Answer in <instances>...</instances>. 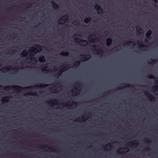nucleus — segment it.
Listing matches in <instances>:
<instances>
[{"label":"nucleus","mask_w":158,"mask_h":158,"mask_svg":"<svg viewBox=\"0 0 158 158\" xmlns=\"http://www.w3.org/2000/svg\"><path fill=\"white\" fill-rule=\"evenodd\" d=\"M33 86H31L28 87H23L18 85H12L11 86H6L4 87V90H9L11 88H12L15 90H16L18 91H20L22 89H31V88Z\"/></svg>","instance_id":"1"},{"label":"nucleus","mask_w":158,"mask_h":158,"mask_svg":"<svg viewBox=\"0 0 158 158\" xmlns=\"http://www.w3.org/2000/svg\"><path fill=\"white\" fill-rule=\"evenodd\" d=\"M81 56L82 57L81 61H77L75 62L73 66L76 68L78 67L80 64L81 62H84L87 61L89 60L91 57V56L89 54L81 55Z\"/></svg>","instance_id":"2"},{"label":"nucleus","mask_w":158,"mask_h":158,"mask_svg":"<svg viewBox=\"0 0 158 158\" xmlns=\"http://www.w3.org/2000/svg\"><path fill=\"white\" fill-rule=\"evenodd\" d=\"M63 67L61 70H59L58 72L55 75V76L57 77H58L62 74V73L64 71H66L67 70V68H70L69 65L66 64H64L63 65L61 66Z\"/></svg>","instance_id":"3"},{"label":"nucleus","mask_w":158,"mask_h":158,"mask_svg":"<svg viewBox=\"0 0 158 158\" xmlns=\"http://www.w3.org/2000/svg\"><path fill=\"white\" fill-rule=\"evenodd\" d=\"M34 46L35 47V48L34 47H32V50L31 51L32 52L36 53L39 52L42 50V46L39 45L35 44Z\"/></svg>","instance_id":"4"},{"label":"nucleus","mask_w":158,"mask_h":158,"mask_svg":"<svg viewBox=\"0 0 158 158\" xmlns=\"http://www.w3.org/2000/svg\"><path fill=\"white\" fill-rule=\"evenodd\" d=\"M69 18V15L68 14H65L62 16L59 20V24H63L68 20Z\"/></svg>","instance_id":"5"},{"label":"nucleus","mask_w":158,"mask_h":158,"mask_svg":"<svg viewBox=\"0 0 158 158\" xmlns=\"http://www.w3.org/2000/svg\"><path fill=\"white\" fill-rule=\"evenodd\" d=\"M144 94L148 98L150 101L154 102L155 101V97L151 94L149 92L146 91H144L143 92Z\"/></svg>","instance_id":"6"},{"label":"nucleus","mask_w":158,"mask_h":158,"mask_svg":"<svg viewBox=\"0 0 158 158\" xmlns=\"http://www.w3.org/2000/svg\"><path fill=\"white\" fill-rule=\"evenodd\" d=\"M129 151L127 148H120L117 150V152L118 154H124L127 152Z\"/></svg>","instance_id":"7"},{"label":"nucleus","mask_w":158,"mask_h":158,"mask_svg":"<svg viewBox=\"0 0 158 158\" xmlns=\"http://www.w3.org/2000/svg\"><path fill=\"white\" fill-rule=\"evenodd\" d=\"M94 8L97 10L98 13L99 14H101L103 13V10L102 8L99 6L98 4H96L95 5Z\"/></svg>","instance_id":"8"},{"label":"nucleus","mask_w":158,"mask_h":158,"mask_svg":"<svg viewBox=\"0 0 158 158\" xmlns=\"http://www.w3.org/2000/svg\"><path fill=\"white\" fill-rule=\"evenodd\" d=\"M137 44L139 48H145V50H146V49H148V46L146 45H143V43L141 41H138L137 42Z\"/></svg>","instance_id":"9"},{"label":"nucleus","mask_w":158,"mask_h":158,"mask_svg":"<svg viewBox=\"0 0 158 158\" xmlns=\"http://www.w3.org/2000/svg\"><path fill=\"white\" fill-rule=\"evenodd\" d=\"M73 103H74L75 105L77 104V103L76 102H74L72 100H70L68 102V103L66 104L65 106L67 108L70 107H71Z\"/></svg>","instance_id":"10"},{"label":"nucleus","mask_w":158,"mask_h":158,"mask_svg":"<svg viewBox=\"0 0 158 158\" xmlns=\"http://www.w3.org/2000/svg\"><path fill=\"white\" fill-rule=\"evenodd\" d=\"M79 43H81L80 44L82 46H85L88 44V43L87 41L85 40H81L79 42Z\"/></svg>","instance_id":"11"},{"label":"nucleus","mask_w":158,"mask_h":158,"mask_svg":"<svg viewBox=\"0 0 158 158\" xmlns=\"http://www.w3.org/2000/svg\"><path fill=\"white\" fill-rule=\"evenodd\" d=\"M106 44L108 46H109L112 43V40L110 38H108L106 40Z\"/></svg>","instance_id":"12"},{"label":"nucleus","mask_w":158,"mask_h":158,"mask_svg":"<svg viewBox=\"0 0 158 158\" xmlns=\"http://www.w3.org/2000/svg\"><path fill=\"white\" fill-rule=\"evenodd\" d=\"M57 84L58 85H56V86L57 87V88H56V89H53V91L52 92L53 93L56 92L57 89H61L62 87V86L61 85V84L60 83L58 82L57 83Z\"/></svg>","instance_id":"13"},{"label":"nucleus","mask_w":158,"mask_h":158,"mask_svg":"<svg viewBox=\"0 0 158 158\" xmlns=\"http://www.w3.org/2000/svg\"><path fill=\"white\" fill-rule=\"evenodd\" d=\"M24 95H32V96H37V94L36 93V92H34L32 91H30L28 92H27V93L25 94Z\"/></svg>","instance_id":"14"},{"label":"nucleus","mask_w":158,"mask_h":158,"mask_svg":"<svg viewBox=\"0 0 158 158\" xmlns=\"http://www.w3.org/2000/svg\"><path fill=\"white\" fill-rule=\"evenodd\" d=\"M93 49L94 51H96L98 53V54H99V53H103V51L102 49L101 48H99L98 50H97L95 48L96 47L95 45H94L93 46Z\"/></svg>","instance_id":"15"},{"label":"nucleus","mask_w":158,"mask_h":158,"mask_svg":"<svg viewBox=\"0 0 158 158\" xmlns=\"http://www.w3.org/2000/svg\"><path fill=\"white\" fill-rule=\"evenodd\" d=\"M9 98L8 96L3 97L2 98L1 101V102L4 103V102H8Z\"/></svg>","instance_id":"16"},{"label":"nucleus","mask_w":158,"mask_h":158,"mask_svg":"<svg viewBox=\"0 0 158 158\" xmlns=\"http://www.w3.org/2000/svg\"><path fill=\"white\" fill-rule=\"evenodd\" d=\"M11 67V66H9L5 67L4 68L1 69V71L3 72H7L10 70V68Z\"/></svg>","instance_id":"17"},{"label":"nucleus","mask_w":158,"mask_h":158,"mask_svg":"<svg viewBox=\"0 0 158 158\" xmlns=\"http://www.w3.org/2000/svg\"><path fill=\"white\" fill-rule=\"evenodd\" d=\"M121 85H123L121 87H119L118 88V89H121V88H126V87L127 86L130 87L131 86V85H130L129 84H127V83H123Z\"/></svg>","instance_id":"18"},{"label":"nucleus","mask_w":158,"mask_h":158,"mask_svg":"<svg viewBox=\"0 0 158 158\" xmlns=\"http://www.w3.org/2000/svg\"><path fill=\"white\" fill-rule=\"evenodd\" d=\"M47 64H42L41 65V70L43 72L44 71H47L46 70V69L47 68Z\"/></svg>","instance_id":"19"},{"label":"nucleus","mask_w":158,"mask_h":158,"mask_svg":"<svg viewBox=\"0 0 158 158\" xmlns=\"http://www.w3.org/2000/svg\"><path fill=\"white\" fill-rule=\"evenodd\" d=\"M152 34V32L151 30H148L146 33V37L148 39H150L151 38V36Z\"/></svg>","instance_id":"20"},{"label":"nucleus","mask_w":158,"mask_h":158,"mask_svg":"<svg viewBox=\"0 0 158 158\" xmlns=\"http://www.w3.org/2000/svg\"><path fill=\"white\" fill-rule=\"evenodd\" d=\"M38 60L40 63L44 62L45 61L44 57L43 56H39L38 58Z\"/></svg>","instance_id":"21"},{"label":"nucleus","mask_w":158,"mask_h":158,"mask_svg":"<svg viewBox=\"0 0 158 158\" xmlns=\"http://www.w3.org/2000/svg\"><path fill=\"white\" fill-rule=\"evenodd\" d=\"M51 2L52 6L54 8L57 9L59 7L58 5L53 1H51Z\"/></svg>","instance_id":"22"},{"label":"nucleus","mask_w":158,"mask_h":158,"mask_svg":"<svg viewBox=\"0 0 158 158\" xmlns=\"http://www.w3.org/2000/svg\"><path fill=\"white\" fill-rule=\"evenodd\" d=\"M28 54L27 52L25 50L23 51L21 53V56L22 57H26Z\"/></svg>","instance_id":"23"},{"label":"nucleus","mask_w":158,"mask_h":158,"mask_svg":"<svg viewBox=\"0 0 158 158\" xmlns=\"http://www.w3.org/2000/svg\"><path fill=\"white\" fill-rule=\"evenodd\" d=\"M69 54V52H61L60 54V55L61 56H68Z\"/></svg>","instance_id":"24"},{"label":"nucleus","mask_w":158,"mask_h":158,"mask_svg":"<svg viewBox=\"0 0 158 158\" xmlns=\"http://www.w3.org/2000/svg\"><path fill=\"white\" fill-rule=\"evenodd\" d=\"M91 20V18L89 17H86L84 20V22L86 23H88Z\"/></svg>","instance_id":"25"},{"label":"nucleus","mask_w":158,"mask_h":158,"mask_svg":"<svg viewBox=\"0 0 158 158\" xmlns=\"http://www.w3.org/2000/svg\"><path fill=\"white\" fill-rule=\"evenodd\" d=\"M48 85L45 84L43 85L39 84L38 85H36L35 86L39 88H42L46 87Z\"/></svg>","instance_id":"26"},{"label":"nucleus","mask_w":158,"mask_h":158,"mask_svg":"<svg viewBox=\"0 0 158 158\" xmlns=\"http://www.w3.org/2000/svg\"><path fill=\"white\" fill-rule=\"evenodd\" d=\"M29 56L30 57V60H31V62H32V60H33L34 59L35 62V63L36 62L37 60L36 59L34 58V57L33 56H31V55H30Z\"/></svg>","instance_id":"27"},{"label":"nucleus","mask_w":158,"mask_h":158,"mask_svg":"<svg viewBox=\"0 0 158 158\" xmlns=\"http://www.w3.org/2000/svg\"><path fill=\"white\" fill-rule=\"evenodd\" d=\"M75 89L76 90H77L78 91H75L74 92L73 91L72 93L73 95H77L78 94H79V92L80 91L79 89H78L77 88H75Z\"/></svg>","instance_id":"28"},{"label":"nucleus","mask_w":158,"mask_h":158,"mask_svg":"<svg viewBox=\"0 0 158 158\" xmlns=\"http://www.w3.org/2000/svg\"><path fill=\"white\" fill-rule=\"evenodd\" d=\"M130 143H131L133 146L138 144V143L136 140H135L133 142H130Z\"/></svg>","instance_id":"29"},{"label":"nucleus","mask_w":158,"mask_h":158,"mask_svg":"<svg viewBox=\"0 0 158 158\" xmlns=\"http://www.w3.org/2000/svg\"><path fill=\"white\" fill-rule=\"evenodd\" d=\"M148 78L152 79H155V77L154 75L151 74H148L146 77Z\"/></svg>","instance_id":"30"},{"label":"nucleus","mask_w":158,"mask_h":158,"mask_svg":"<svg viewBox=\"0 0 158 158\" xmlns=\"http://www.w3.org/2000/svg\"><path fill=\"white\" fill-rule=\"evenodd\" d=\"M126 44H127L128 45H129V44H131L133 47L135 44V43L134 41H129V42L127 43Z\"/></svg>","instance_id":"31"},{"label":"nucleus","mask_w":158,"mask_h":158,"mask_svg":"<svg viewBox=\"0 0 158 158\" xmlns=\"http://www.w3.org/2000/svg\"><path fill=\"white\" fill-rule=\"evenodd\" d=\"M77 36H78L79 37H80L81 36L80 35H79V34H75L74 35V37H75V40L76 41H77L78 40H80V39H79V38H78Z\"/></svg>","instance_id":"32"},{"label":"nucleus","mask_w":158,"mask_h":158,"mask_svg":"<svg viewBox=\"0 0 158 158\" xmlns=\"http://www.w3.org/2000/svg\"><path fill=\"white\" fill-rule=\"evenodd\" d=\"M136 30L137 31V33L138 35H140L141 34V33L140 32V31H142V29L140 27H139V30H138V29L137 27L136 28Z\"/></svg>","instance_id":"33"},{"label":"nucleus","mask_w":158,"mask_h":158,"mask_svg":"<svg viewBox=\"0 0 158 158\" xmlns=\"http://www.w3.org/2000/svg\"><path fill=\"white\" fill-rule=\"evenodd\" d=\"M24 5L25 6L26 8H28L29 7H30L32 6V5L30 3H27V4H25Z\"/></svg>","instance_id":"34"},{"label":"nucleus","mask_w":158,"mask_h":158,"mask_svg":"<svg viewBox=\"0 0 158 158\" xmlns=\"http://www.w3.org/2000/svg\"><path fill=\"white\" fill-rule=\"evenodd\" d=\"M144 141L146 142H148L149 143H151V140L148 138H146L144 139Z\"/></svg>","instance_id":"35"},{"label":"nucleus","mask_w":158,"mask_h":158,"mask_svg":"<svg viewBox=\"0 0 158 158\" xmlns=\"http://www.w3.org/2000/svg\"><path fill=\"white\" fill-rule=\"evenodd\" d=\"M76 84L78 85L79 88H80L81 89L82 87V84L81 82H77L76 83Z\"/></svg>","instance_id":"36"},{"label":"nucleus","mask_w":158,"mask_h":158,"mask_svg":"<svg viewBox=\"0 0 158 158\" xmlns=\"http://www.w3.org/2000/svg\"><path fill=\"white\" fill-rule=\"evenodd\" d=\"M39 148H41V149H43V148L45 149H46V148H49L48 146L46 145H44L42 146H40L39 147Z\"/></svg>","instance_id":"37"},{"label":"nucleus","mask_w":158,"mask_h":158,"mask_svg":"<svg viewBox=\"0 0 158 158\" xmlns=\"http://www.w3.org/2000/svg\"><path fill=\"white\" fill-rule=\"evenodd\" d=\"M149 60L150 61H151V62H148V63H153V62L155 63L156 62V60H153L152 59H150Z\"/></svg>","instance_id":"38"},{"label":"nucleus","mask_w":158,"mask_h":158,"mask_svg":"<svg viewBox=\"0 0 158 158\" xmlns=\"http://www.w3.org/2000/svg\"><path fill=\"white\" fill-rule=\"evenodd\" d=\"M153 89L155 90V89H158V86H155L153 87Z\"/></svg>","instance_id":"39"},{"label":"nucleus","mask_w":158,"mask_h":158,"mask_svg":"<svg viewBox=\"0 0 158 158\" xmlns=\"http://www.w3.org/2000/svg\"><path fill=\"white\" fill-rule=\"evenodd\" d=\"M19 69L17 68H15L13 69V70L15 72H17L18 71Z\"/></svg>","instance_id":"40"},{"label":"nucleus","mask_w":158,"mask_h":158,"mask_svg":"<svg viewBox=\"0 0 158 158\" xmlns=\"http://www.w3.org/2000/svg\"><path fill=\"white\" fill-rule=\"evenodd\" d=\"M81 121V120L79 118H77L75 120V121L77 122H79Z\"/></svg>","instance_id":"41"},{"label":"nucleus","mask_w":158,"mask_h":158,"mask_svg":"<svg viewBox=\"0 0 158 158\" xmlns=\"http://www.w3.org/2000/svg\"><path fill=\"white\" fill-rule=\"evenodd\" d=\"M59 105H60V107L63 108L64 107V106L63 103H60L59 104Z\"/></svg>","instance_id":"42"},{"label":"nucleus","mask_w":158,"mask_h":158,"mask_svg":"<svg viewBox=\"0 0 158 158\" xmlns=\"http://www.w3.org/2000/svg\"><path fill=\"white\" fill-rule=\"evenodd\" d=\"M88 39H89L90 40H93V39L92 38V36L91 35H90L89 36L88 38Z\"/></svg>","instance_id":"43"},{"label":"nucleus","mask_w":158,"mask_h":158,"mask_svg":"<svg viewBox=\"0 0 158 158\" xmlns=\"http://www.w3.org/2000/svg\"><path fill=\"white\" fill-rule=\"evenodd\" d=\"M144 41L145 43H147L148 42V40L147 39H144Z\"/></svg>","instance_id":"44"},{"label":"nucleus","mask_w":158,"mask_h":158,"mask_svg":"<svg viewBox=\"0 0 158 158\" xmlns=\"http://www.w3.org/2000/svg\"><path fill=\"white\" fill-rule=\"evenodd\" d=\"M110 144H111L110 143H108L107 144L106 146H109L110 148H111V146L110 145Z\"/></svg>","instance_id":"45"},{"label":"nucleus","mask_w":158,"mask_h":158,"mask_svg":"<svg viewBox=\"0 0 158 158\" xmlns=\"http://www.w3.org/2000/svg\"><path fill=\"white\" fill-rule=\"evenodd\" d=\"M15 51V49H12V50H11L10 51V52L11 53H13V52H14Z\"/></svg>","instance_id":"46"},{"label":"nucleus","mask_w":158,"mask_h":158,"mask_svg":"<svg viewBox=\"0 0 158 158\" xmlns=\"http://www.w3.org/2000/svg\"><path fill=\"white\" fill-rule=\"evenodd\" d=\"M91 116V115H89V114H88V115H87L86 116V117H87V119L89 118V117H90Z\"/></svg>","instance_id":"47"},{"label":"nucleus","mask_w":158,"mask_h":158,"mask_svg":"<svg viewBox=\"0 0 158 158\" xmlns=\"http://www.w3.org/2000/svg\"><path fill=\"white\" fill-rule=\"evenodd\" d=\"M74 23H77V24H78V22L77 21H76V20H75L74 22H73Z\"/></svg>","instance_id":"48"},{"label":"nucleus","mask_w":158,"mask_h":158,"mask_svg":"<svg viewBox=\"0 0 158 158\" xmlns=\"http://www.w3.org/2000/svg\"><path fill=\"white\" fill-rule=\"evenodd\" d=\"M53 101L54 102H58V101L57 100H55Z\"/></svg>","instance_id":"49"},{"label":"nucleus","mask_w":158,"mask_h":158,"mask_svg":"<svg viewBox=\"0 0 158 158\" xmlns=\"http://www.w3.org/2000/svg\"><path fill=\"white\" fill-rule=\"evenodd\" d=\"M49 103H50V104H52V102L51 101H49V102H48Z\"/></svg>","instance_id":"50"},{"label":"nucleus","mask_w":158,"mask_h":158,"mask_svg":"<svg viewBox=\"0 0 158 158\" xmlns=\"http://www.w3.org/2000/svg\"><path fill=\"white\" fill-rule=\"evenodd\" d=\"M90 41L91 43H94V41H90Z\"/></svg>","instance_id":"51"},{"label":"nucleus","mask_w":158,"mask_h":158,"mask_svg":"<svg viewBox=\"0 0 158 158\" xmlns=\"http://www.w3.org/2000/svg\"><path fill=\"white\" fill-rule=\"evenodd\" d=\"M157 2V0H155V2Z\"/></svg>","instance_id":"52"},{"label":"nucleus","mask_w":158,"mask_h":158,"mask_svg":"<svg viewBox=\"0 0 158 158\" xmlns=\"http://www.w3.org/2000/svg\"><path fill=\"white\" fill-rule=\"evenodd\" d=\"M107 92L108 93H109L110 92V91H109V90H108Z\"/></svg>","instance_id":"53"},{"label":"nucleus","mask_w":158,"mask_h":158,"mask_svg":"<svg viewBox=\"0 0 158 158\" xmlns=\"http://www.w3.org/2000/svg\"><path fill=\"white\" fill-rule=\"evenodd\" d=\"M81 118H82V119H84V118L83 117H81Z\"/></svg>","instance_id":"54"},{"label":"nucleus","mask_w":158,"mask_h":158,"mask_svg":"<svg viewBox=\"0 0 158 158\" xmlns=\"http://www.w3.org/2000/svg\"><path fill=\"white\" fill-rule=\"evenodd\" d=\"M53 86V87H55V86H56V85H54Z\"/></svg>","instance_id":"55"},{"label":"nucleus","mask_w":158,"mask_h":158,"mask_svg":"<svg viewBox=\"0 0 158 158\" xmlns=\"http://www.w3.org/2000/svg\"><path fill=\"white\" fill-rule=\"evenodd\" d=\"M73 24L74 25H77V24H74V23H73Z\"/></svg>","instance_id":"56"},{"label":"nucleus","mask_w":158,"mask_h":158,"mask_svg":"<svg viewBox=\"0 0 158 158\" xmlns=\"http://www.w3.org/2000/svg\"><path fill=\"white\" fill-rule=\"evenodd\" d=\"M1 87H2V86L0 85V88Z\"/></svg>","instance_id":"57"},{"label":"nucleus","mask_w":158,"mask_h":158,"mask_svg":"<svg viewBox=\"0 0 158 158\" xmlns=\"http://www.w3.org/2000/svg\"><path fill=\"white\" fill-rule=\"evenodd\" d=\"M148 148V149H150V148Z\"/></svg>","instance_id":"58"},{"label":"nucleus","mask_w":158,"mask_h":158,"mask_svg":"<svg viewBox=\"0 0 158 158\" xmlns=\"http://www.w3.org/2000/svg\"><path fill=\"white\" fill-rule=\"evenodd\" d=\"M129 144H130V143H128V145H129Z\"/></svg>","instance_id":"59"},{"label":"nucleus","mask_w":158,"mask_h":158,"mask_svg":"<svg viewBox=\"0 0 158 158\" xmlns=\"http://www.w3.org/2000/svg\"><path fill=\"white\" fill-rule=\"evenodd\" d=\"M56 69V68H55V67H54V69Z\"/></svg>","instance_id":"60"},{"label":"nucleus","mask_w":158,"mask_h":158,"mask_svg":"<svg viewBox=\"0 0 158 158\" xmlns=\"http://www.w3.org/2000/svg\"><path fill=\"white\" fill-rule=\"evenodd\" d=\"M106 147V146H104V147L105 148Z\"/></svg>","instance_id":"61"},{"label":"nucleus","mask_w":158,"mask_h":158,"mask_svg":"<svg viewBox=\"0 0 158 158\" xmlns=\"http://www.w3.org/2000/svg\"><path fill=\"white\" fill-rule=\"evenodd\" d=\"M136 52H138V51H136Z\"/></svg>","instance_id":"62"}]
</instances>
